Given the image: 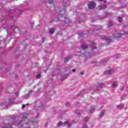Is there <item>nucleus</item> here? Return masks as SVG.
Here are the masks:
<instances>
[{
  "instance_id": "c756f323",
  "label": "nucleus",
  "mask_w": 128,
  "mask_h": 128,
  "mask_svg": "<svg viewBox=\"0 0 128 128\" xmlns=\"http://www.w3.org/2000/svg\"><path fill=\"white\" fill-rule=\"evenodd\" d=\"M20 124H22V122H20Z\"/></svg>"
},
{
  "instance_id": "2eb2a0df",
  "label": "nucleus",
  "mask_w": 128,
  "mask_h": 128,
  "mask_svg": "<svg viewBox=\"0 0 128 128\" xmlns=\"http://www.w3.org/2000/svg\"><path fill=\"white\" fill-rule=\"evenodd\" d=\"M62 124V122H59L57 126H60Z\"/></svg>"
},
{
  "instance_id": "4468645a",
  "label": "nucleus",
  "mask_w": 128,
  "mask_h": 128,
  "mask_svg": "<svg viewBox=\"0 0 128 128\" xmlns=\"http://www.w3.org/2000/svg\"><path fill=\"white\" fill-rule=\"evenodd\" d=\"M102 38H103V40H110V38H106V36H102Z\"/></svg>"
},
{
  "instance_id": "5701e85b",
  "label": "nucleus",
  "mask_w": 128,
  "mask_h": 128,
  "mask_svg": "<svg viewBox=\"0 0 128 128\" xmlns=\"http://www.w3.org/2000/svg\"><path fill=\"white\" fill-rule=\"evenodd\" d=\"M87 128L86 126H83V128Z\"/></svg>"
},
{
  "instance_id": "a878e982",
  "label": "nucleus",
  "mask_w": 128,
  "mask_h": 128,
  "mask_svg": "<svg viewBox=\"0 0 128 128\" xmlns=\"http://www.w3.org/2000/svg\"><path fill=\"white\" fill-rule=\"evenodd\" d=\"M80 74H82V75L84 74V72H81Z\"/></svg>"
},
{
  "instance_id": "6e6552de",
  "label": "nucleus",
  "mask_w": 128,
  "mask_h": 128,
  "mask_svg": "<svg viewBox=\"0 0 128 128\" xmlns=\"http://www.w3.org/2000/svg\"><path fill=\"white\" fill-rule=\"evenodd\" d=\"M54 28H52L50 30V34H54Z\"/></svg>"
},
{
  "instance_id": "dca6fc26",
  "label": "nucleus",
  "mask_w": 128,
  "mask_h": 128,
  "mask_svg": "<svg viewBox=\"0 0 128 128\" xmlns=\"http://www.w3.org/2000/svg\"><path fill=\"white\" fill-rule=\"evenodd\" d=\"M28 114H25L23 115V118H28Z\"/></svg>"
},
{
  "instance_id": "9b49d317",
  "label": "nucleus",
  "mask_w": 128,
  "mask_h": 128,
  "mask_svg": "<svg viewBox=\"0 0 128 128\" xmlns=\"http://www.w3.org/2000/svg\"><path fill=\"white\" fill-rule=\"evenodd\" d=\"M49 4H50L51 6H54V2H52V1L51 0H49L48 2Z\"/></svg>"
},
{
  "instance_id": "aec40b11",
  "label": "nucleus",
  "mask_w": 128,
  "mask_h": 128,
  "mask_svg": "<svg viewBox=\"0 0 128 128\" xmlns=\"http://www.w3.org/2000/svg\"><path fill=\"white\" fill-rule=\"evenodd\" d=\"M66 22H70V20H68V19H67L66 20Z\"/></svg>"
},
{
  "instance_id": "7c9ffc66",
  "label": "nucleus",
  "mask_w": 128,
  "mask_h": 128,
  "mask_svg": "<svg viewBox=\"0 0 128 128\" xmlns=\"http://www.w3.org/2000/svg\"><path fill=\"white\" fill-rule=\"evenodd\" d=\"M104 2L106 3V1H104Z\"/></svg>"
},
{
  "instance_id": "412c9836",
  "label": "nucleus",
  "mask_w": 128,
  "mask_h": 128,
  "mask_svg": "<svg viewBox=\"0 0 128 128\" xmlns=\"http://www.w3.org/2000/svg\"><path fill=\"white\" fill-rule=\"evenodd\" d=\"M79 35L80 36H84L83 34H79Z\"/></svg>"
},
{
  "instance_id": "7ed1b4c3",
  "label": "nucleus",
  "mask_w": 128,
  "mask_h": 128,
  "mask_svg": "<svg viewBox=\"0 0 128 128\" xmlns=\"http://www.w3.org/2000/svg\"><path fill=\"white\" fill-rule=\"evenodd\" d=\"M118 86V82H114L112 84V88H116Z\"/></svg>"
},
{
  "instance_id": "2f4dec72",
  "label": "nucleus",
  "mask_w": 128,
  "mask_h": 128,
  "mask_svg": "<svg viewBox=\"0 0 128 128\" xmlns=\"http://www.w3.org/2000/svg\"><path fill=\"white\" fill-rule=\"evenodd\" d=\"M28 104H26V106H28Z\"/></svg>"
},
{
  "instance_id": "b1692460",
  "label": "nucleus",
  "mask_w": 128,
  "mask_h": 128,
  "mask_svg": "<svg viewBox=\"0 0 128 128\" xmlns=\"http://www.w3.org/2000/svg\"><path fill=\"white\" fill-rule=\"evenodd\" d=\"M72 71L74 72H76V69H73V70H72Z\"/></svg>"
},
{
  "instance_id": "cd10ccee",
  "label": "nucleus",
  "mask_w": 128,
  "mask_h": 128,
  "mask_svg": "<svg viewBox=\"0 0 128 128\" xmlns=\"http://www.w3.org/2000/svg\"><path fill=\"white\" fill-rule=\"evenodd\" d=\"M80 22H82L80 20H79V23L80 24Z\"/></svg>"
},
{
  "instance_id": "0eeeda50",
  "label": "nucleus",
  "mask_w": 128,
  "mask_h": 128,
  "mask_svg": "<svg viewBox=\"0 0 128 128\" xmlns=\"http://www.w3.org/2000/svg\"><path fill=\"white\" fill-rule=\"evenodd\" d=\"M104 86V84L102 83L101 84H98L97 86L98 88H102Z\"/></svg>"
},
{
  "instance_id": "f8f14e48",
  "label": "nucleus",
  "mask_w": 128,
  "mask_h": 128,
  "mask_svg": "<svg viewBox=\"0 0 128 128\" xmlns=\"http://www.w3.org/2000/svg\"><path fill=\"white\" fill-rule=\"evenodd\" d=\"M106 5H104L102 6L101 10H106Z\"/></svg>"
},
{
  "instance_id": "423d86ee",
  "label": "nucleus",
  "mask_w": 128,
  "mask_h": 128,
  "mask_svg": "<svg viewBox=\"0 0 128 128\" xmlns=\"http://www.w3.org/2000/svg\"><path fill=\"white\" fill-rule=\"evenodd\" d=\"M105 74H112V70H109L107 72H106Z\"/></svg>"
},
{
  "instance_id": "f03ea898",
  "label": "nucleus",
  "mask_w": 128,
  "mask_h": 128,
  "mask_svg": "<svg viewBox=\"0 0 128 128\" xmlns=\"http://www.w3.org/2000/svg\"><path fill=\"white\" fill-rule=\"evenodd\" d=\"M81 48L82 50H86V48H88V45H86V44L84 43L81 45Z\"/></svg>"
},
{
  "instance_id": "72a5a7b5",
  "label": "nucleus",
  "mask_w": 128,
  "mask_h": 128,
  "mask_svg": "<svg viewBox=\"0 0 128 128\" xmlns=\"http://www.w3.org/2000/svg\"><path fill=\"white\" fill-rule=\"evenodd\" d=\"M85 120H86V119H84Z\"/></svg>"
},
{
  "instance_id": "9d476101",
  "label": "nucleus",
  "mask_w": 128,
  "mask_h": 128,
  "mask_svg": "<svg viewBox=\"0 0 128 128\" xmlns=\"http://www.w3.org/2000/svg\"><path fill=\"white\" fill-rule=\"evenodd\" d=\"M64 124H66V126H70L71 124H70V123H68V122H64Z\"/></svg>"
},
{
  "instance_id": "473e14b6",
  "label": "nucleus",
  "mask_w": 128,
  "mask_h": 128,
  "mask_svg": "<svg viewBox=\"0 0 128 128\" xmlns=\"http://www.w3.org/2000/svg\"><path fill=\"white\" fill-rule=\"evenodd\" d=\"M43 40H44V38H43Z\"/></svg>"
},
{
  "instance_id": "f257e3e1",
  "label": "nucleus",
  "mask_w": 128,
  "mask_h": 128,
  "mask_svg": "<svg viewBox=\"0 0 128 128\" xmlns=\"http://www.w3.org/2000/svg\"><path fill=\"white\" fill-rule=\"evenodd\" d=\"M96 7V3H94V2L92 1L88 2V8L89 10H92Z\"/></svg>"
},
{
  "instance_id": "4be33fe9",
  "label": "nucleus",
  "mask_w": 128,
  "mask_h": 128,
  "mask_svg": "<svg viewBox=\"0 0 128 128\" xmlns=\"http://www.w3.org/2000/svg\"><path fill=\"white\" fill-rule=\"evenodd\" d=\"M15 30H18H18H19L18 28H15Z\"/></svg>"
},
{
  "instance_id": "a211bd4d",
  "label": "nucleus",
  "mask_w": 128,
  "mask_h": 128,
  "mask_svg": "<svg viewBox=\"0 0 128 128\" xmlns=\"http://www.w3.org/2000/svg\"><path fill=\"white\" fill-rule=\"evenodd\" d=\"M37 78H40V74H38L37 75Z\"/></svg>"
},
{
  "instance_id": "393cba45",
  "label": "nucleus",
  "mask_w": 128,
  "mask_h": 128,
  "mask_svg": "<svg viewBox=\"0 0 128 128\" xmlns=\"http://www.w3.org/2000/svg\"><path fill=\"white\" fill-rule=\"evenodd\" d=\"M110 26H112V25H110V24H109V25L108 26V28H110Z\"/></svg>"
},
{
  "instance_id": "ddd939ff",
  "label": "nucleus",
  "mask_w": 128,
  "mask_h": 128,
  "mask_svg": "<svg viewBox=\"0 0 128 128\" xmlns=\"http://www.w3.org/2000/svg\"><path fill=\"white\" fill-rule=\"evenodd\" d=\"M118 22H122V18H120V17H118Z\"/></svg>"
},
{
  "instance_id": "c85d7f7f",
  "label": "nucleus",
  "mask_w": 128,
  "mask_h": 128,
  "mask_svg": "<svg viewBox=\"0 0 128 128\" xmlns=\"http://www.w3.org/2000/svg\"><path fill=\"white\" fill-rule=\"evenodd\" d=\"M86 119H87V120H88V118H86Z\"/></svg>"
},
{
  "instance_id": "f3484780",
  "label": "nucleus",
  "mask_w": 128,
  "mask_h": 128,
  "mask_svg": "<svg viewBox=\"0 0 128 128\" xmlns=\"http://www.w3.org/2000/svg\"><path fill=\"white\" fill-rule=\"evenodd\" d=\"M104 110H103L102 112H100V116H102V115L104 114Z\"/></svg>"
},
{
  "instance_id": "20e7f679",
  "label": "nucleus",
  "mask_w": 128,
  "mask_h": 128,
  "mask_svg": "<svg viewBox=\"0 0 128 128\" xmlns=\"http://www.w3.org/2000/svg\"><path fill=\"white\" fill-rule=\"evenodd\" d=\"M124 104H121L120 105L117 106V108L118 110H122V108H124Z\"/></svg>"
},
{
  "instance_id": "39448f33",
  "label": "nucleus",
  "mask_w": 128,
  "mask_h": 128,
  "mask_svg": "<svg viewBox=\"0 0 128 128\" xmlns=\"http://www.w3.org/2000/svg\"><path fill=\"white\" fill-rule=\"evenodd\" d=\"M90 46L92 48V50H94V48H96V43L92 42L90 45Z\"/></svg>"
},
{
  "instance_id": "6ab92c4d",
  "label": "nucleus",
  "mask_w": 128,
  "mask_h": 128,
  "mask_svg": "<svg viewBox=\"0 0 128 128\" xmlns=\"http://www.w3.org/2000/svg\"><path fill=\"white\" fill-rule=\"evenodd\" d=\"M26 108V104L22 105V108Z\"/></svg>"
},
{
  "instance_id": "bb28decb",
  "label": "nucleus",
  "mask_w": 128,
  "mask_h": 128,
  "mask_svg": "<svg viewBox=\"0 0 128 128\" xmlns=\"http://www.w3.org/2000/svg\"><path fill=\"white\" fill-rule=\"evenodd\" d=\"M104 0H98V2H102Z\"/></svg>"
},
{
  "instance_id": "1a4fd4ad",
  "label": "nucleus",
  "mask_w": 128,
  "mask_h": 128,
  "mask_svg": "<svg viewBox=\"0 0 128 128\" xmlns=\"http://www.w3.org/2000/svg\"><path fill=\"white\" fill-rule=\"evenodd\" d=\"M70 60V57H67L64 59V62H68Z\"/></svg>"
}]
</instances>
